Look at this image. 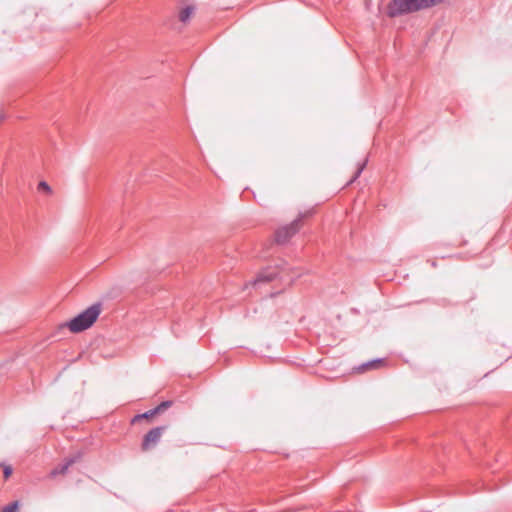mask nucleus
<instances>
[{
	"mask_svg": "<svg viewBox=\"0 0 512 512\" xmlns=\"http://www.w3.org/2000/svg\"><path fill=\"white\" fill-rule=\"evenodd\" d=\"M166 429L167 426H158L149 430L143 437V441L141 444L142 450L146 451L151 448H154L160 441L162 434Z\"/></svg>",
	"mask_w": 512,
	"mask_h": 512,
	"instance_id": "20e7f679",
	"label": "nucleus"
},
{
	"mask_svg": "<svg viewBox=\"0 0 512 512\" xmlns=\"http://www.w3.org/2000/svg\"><path fill=\"white\" fill-rule=\"evenodd\" d=\"M366 162H367V160H365L362 164H360V165L358 166V168H357V170H356V172H355L354 176L352 177V179L350 180V182H349V183L354 182V181H355V180H356V179L361 175L362 171H363V170H364V168H365Z\"/></svg>",
	"mask_w": 512,
	"mask_h": 512,
	"instance_id": "f8f14e48",
	"label": "nucleus"
},
{
	"mask_svg": "<svg viewBox=\"0 0 512 512\" xmlns=\"http://www.w3.org/2000/svg\"><path fill=\"white\" fill-rule=\"evenodd\" d=\"M383 362L382 359H375V360H372V361H369L363 365H361L359 367V371H364L366 369H369V368H375L377 367L379 364H381Z\"/></svg>",
	"mask_w": 512,
	"mask_h": 512,
	"instance_id": "6e6552de",
	"label": "nucleus"
},
{
	"mask_svg": "<svg viewBox=\"0 0 512 512\" xmlns=\"http://www.w3.org/2000/svg\"><path fill=\"white\" fill-rule=\"evenodd\" d=\"M101 303H94L80 314L72 318L66 325L73 333L82 332L90 328L101 313Z\"/></svg>",
	"mask_w": 512,
	"mask_h": 512,
	"instance_id": "f03ea898",
	"label": "nucleus"
},
{
	"mask_svg": "<svg viewBox=\"0 0 512 512\" xmlns=\"http://www.w3.org/2000/svg\"><path fill=\"white\" fill-rule=\"evenodd\" d=\"M4 477L7 479L12 474V468L10 466H4L3 468Z\"/></svg>",
	"mask_w": 512,
	"mask_h": 512,
	"instance_id": "ddd939ff",
	"label": "nucleus"
},
{
	"mask_svg": "<svg viewBox=\"0 0 512 512\" xmlns=\"http://www.w3.org/2000/svg\"><path fill=\"white\" fill-rule=\"evenodd\" d=\"M155 415H157V414L154 413V409H151L149 411H146L145 413L138 414V415L134 416L132 422L134 423V422H136V421H138L140 419H149V418H151V417H153Z\"/></svg>",
	"mask_w": 512,
	"mask_h": 512,
	"instance_id": "9d476101",
	"label": "nucleus"
},
{
	"mask_svg": "<svg viewBox=\"0 0 512 512\" xmlns=\"http://www.w3.org/2000/svg\"><path fill=\"white\" fill-rule=\"evenodd\" d=\"M310 214L311 212L300 214V216L292 221L289 225L279 228L275 233L276 242L278 244L286 243L293 235L298 232L302 219L309 216Z\"/></svg>",
	"mask_w": 512,
	"mask_h": 512,
	"instance_id": "7ed1b4c3",
	"label": "nucleus"
},
{
	"mask_svg": "<svg viewBox=\"0 0 512 512\" xmlns=\"http://www.w3.org/2000/svg\"><path fill=\"white\" fill-rule=\"evenodd\" d=\"M279 272L276 270H265L258 274L257 278L254 280L253 284H257L260 282H270L278 277Z\"/></svg>",
	"mask_w": 512,
	"mask_h": 512,
	"instance_id": "423d86ee",
	"label": "nucleus"
},
{
	"mask_svg": "<svg viewBox=\"0 0 512 512\" xmlns=\"http://www.w3.org/2000/svg\"><path fill=\"white\" fill-rule=\"evenodd\" d=\"M38 187L46 192L50 191V186L45 181H41Z\"/></svg>",
	"mask_w": 512,
	"mask_h": 512,
	"instance_id": "4468645a",
	"label": "nucleus"
},
{
	"mask_svg": "<svg viewBox=\"0 0 512 512\" xmlns=\"http://www.w3.org/2000/svg\"><path fill=\"white\" fill-rule=\"evenodd\" d=\"M193 13H194V7L186 6L179 12V20L183 23H186L190 20Z\"/></svg>",
	"mask_w": 512,
	"mask_h": 512,
	"instance_id": "0eeeda50",
	"label": "nucleus"
},
{
	"mask_svg": "<svg viewBox=\"0 0 512 512\" xmlns=\"http://www.w3.org/2000/svg\"><path fill=\"white\" fill-rule=\"evenodd\" d=\"M80 458H81V454L80 453H78V454H76L74 456L66 458L63 463H61L60 465H58L56 468H54L51 471V476H56V475H59V474L66 473L68 468L72 464L76 463Z\"/></svg>",
	"mask_w": 512,
	"mask_h": 512,
	"instance_id": "39448f33",
	"label": "nucleus"
},
{
	"mask_svg": "<svg viewBox=\"0 0 512 512\" xmlns=\"http://www.w3.org/2000/svg\"><path fill=\"white\" fill-rule=\"evenodd\" d=\"M19 509V502L13 501L9 503L8 505L4 506L2 509H0V512H18Z\"/></svg>",
	"mask_w": 512,
	"mask_h": 512,
	"instance_id": "1a4fd4ad",
	"label": "nucleus"
},
{
	"mask_svg": "<svg viewBox=\"0 0 512 512\" xmlns=\"http://www.w3.org/2000/svg\"><path fill=\"white\" fill-rule=\"evenodd\" d=\"M172 405L171 401H163L158 406L154 408V413L159 414L166 409H168Z\"/></svg>",
	"mask_w": 512,
	"mask_h": 512,
	"instance_id": "9b49d317",
	"label": "nucleus"
},
{
	"mask_svg": "<svg viewBox=\"0 0 512 512\" xmlns=\"http://www.w3.org/2000/svg\"><path fill=\"white\" fill-rule=\"evenodd\" d=\"M445 0H392L386 8V15L389 18H396L405 14L414 13L428 9Z\"/></svg>",
	"mask_w": 512,
	"mask_h": 512,
	"instance_id": "f257e3e1",
	"label": "nucleus"
}]
</instances>
